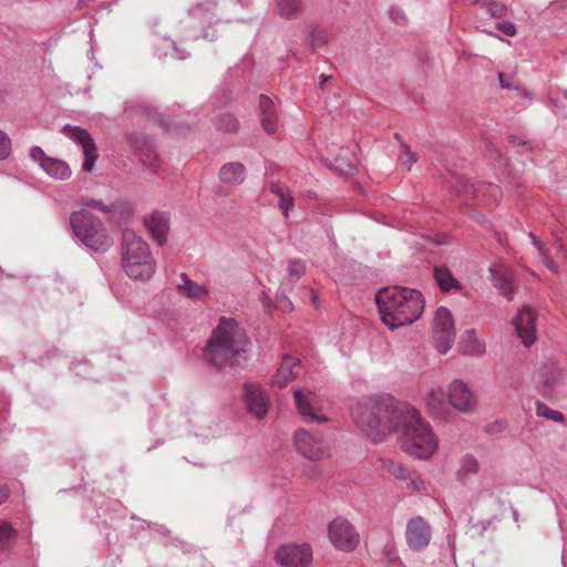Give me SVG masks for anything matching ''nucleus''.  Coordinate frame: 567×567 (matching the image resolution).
I'll list each match as a JSON object with an SVG mask.
<instances>
[{
	"instance_id": "nucleus-37",
	"label": "nucleus",
	"mask_w": 567,
	"mask_h": 567,
	"mask_svg": "<svg viewBox=\"0 0 567 567\" xmlns=\"http://www.w3.org/2000/svg\"><path fill=\"white\" fill-rule=\"evenodd\" d=\"M309 40L312 47H322L329 42V37L326 30L313 29L309 33Z\"/></svg>"
},
{
	"instance_id": "nucleus-9",
	"label": "nucleus",
	"mask_w": 567,
	"mask_h": 567,
	"mask_svg": "<svg viewBox=\"0 0 567 567\" xmlns=\"http://www.w3.org/2000/svg\"><path fill=\"white\" fill-rule=\"evenodd\" d=\"M61 132L68 138L74 141L78 145L81 146L84 156L82 169L84 172H91L99 157V153L94 140L90 133L83 127L73 126L70 124L64 125Z\"/></svg>"
},
{
	"instance_id": "nucleus-32",
	"label": "nucleus",
	"mask_w": 567,
	"mask_h": 567,
	"mask_svg": "<svg viewBox=\"0 0 567 567\" xmlns=\"http://www.w3.org/2000/svg\"><path fill=\"white\" fill-rule=\"evenodd\" d=\"M475 3L486 9L493 18H502L507 12V6L498 0H476Z\"/></svg>"
},
{
	"instance_id": "nucleus-7",
	"label": "nucleus",
	"mask_w": 567,
	"mask_h": 567,
	"mask_svg": "<svg viewBox=\"0 0 567 567\" xmlns=\"http://www.w3.org/2000/svg\"><path fill=\"white\" fill-rule=\"evenodd\" d=\"M433 339L436 350L442 354H445L454 343V320L446 307L442 306L436 309L433 320Z\"/></svg>"
},
{
	"instance_id": "nucleus-49",
	"label": "nucleus",
	"mask_w": 567,
	"mask_h": 567,
	"mask_svg": "<svg viewBox=\"0 0 567 567\" xmlns=\"http://www.w3.org/2000/svg\"><path fill=\"white\" fill-rule=\"evenodd\" d=\"M498 79H499V83H501V86L504 87V89H509V84L506 83V80H505V74L504 73H498Z\"/></svg>"
},
{
	"instance_id": "nucleus-29",
	"label": "nucleus",
	"mask_w": 567,
	"mask_h": 567,
	"mask_svg": "<svg viewBox=\"0 0 567 567\" xmlns=\"http://www.w3.org/2000/svg\"><path fill=\"white\" fill-rule=\"evenodd\" d=\"M462 351L467 354H482L483 346L476 338L474 330H466L461 340Z\"/></svg>"
},
{
	"instance_id": "nucleus-27",
	"label": "nucleus",
	"mask_w": 567,
	"mask_h": 567,
	"mask_svg": "<svg viewBox=\"0 0 567 567\" xmlns=\"http://www.w3.org/2000/svg\"><path fill=\"white\" fill-rule=\"evenodd\" d=\"M181 282L177 285V289L181 293L188 298L199 299L206 295V290L203 286H199L195 281L190 280L186 274L179 275Z\"/></svg>"
},
{
	"instance_id": "nucleus-19",
	"label": "nucleus",
	"mask_w": 567,
	"mask_h": 567,
	"mask_svg": "<svg viewBox=\"0 0 567 567\" xmlns=\"http://www.w3.org/2000/svg\"><path fill=\"white\" fill-rule=\"evenodd\" d=\"M260 123L267 134H274L278 130V115L274 101L261 94L259 96Z\"/></svg>"
},
{
	"instance_id": "nucleus-33",
	"label": "nucleus",
	"mask_w": 567,
	"mask_h": 567,
	"mask_svg": "<svg viewBox=\"0 0 567 567\" xmlns=\"http://www.w3.org/2000/svg\"><path fill=\"white\" fill-rule=\"evenodd\" d=\"M16 530L12 528L11 524L7 522L0 523V551L10 548Z\"/></svg>"
},
{
	"instance_id": "nucleus-17",
	"label": "nucleus",
	"mask_w": 567,
	"mask_h": 567,
	"mask_svg": "<svg viewBox=\"0 0 567 567\" xmlns=\"http://www.w3.org/2000/svg\"><path fill=\"white\" fill-rule=\"evenodd\" d=\"M311 393L303 394L300 389L293 390V398L297 405V410L299 414L302 416V420L307 423H323L327 422L328 419L318 413V410L312 405L311 400L309 398Z\"/></svg>"
},
{
	"instance_id": "nucleus-52",
	"label": "nucleus",
	"mask_w": 567,
	"mask_h": 567,
	"mask_svg": "<svg viewBox=\"0 0 567 567\" xmlns=\"http://www.w3.org/2000/svg\"><path fill=\"white\" fill-rule=\"evenodd\" d=\"M237 3H239L241 7H248L250 0H236Z\"/></svg>"
},
{
	"instance_id": "nucleus-2",
	"label": "nucleus",
	"mask_w": 567,
	"mask_h": 567,
	"mask_svg": "<svg viewBox=\"0 0 567 567\" xmlns=\"http://www.w3.org/2000/svg\"><path fill=\"white\" fill-rule=\"evenodd\" d=\"M249 339L234 318L220 317L207 340L203 355L208 365L223 370L246 360Z\"/></svg>"
},
{
	"instance_id": "nucleus-50",
	"label": "nucleus",
	"mask_w": 567,
	"mask_h": 567,
	"mask_svg": "<svg viewBox=\"0 0 567 567\" xmlns=\"http://www.w3.org/2000/svg\"><path fill=\"white\" fill-rule=\"evenodd\" d=\"M456 181H457V184H460V188H457L455 192L461 193L462 188L465 187L466 183H465L464 178H462V177H456Z\"/></svg>"
},
{
	"instance_id": "nucleus-46",
	"label": "nucleus",
	"mask_w": 567,
	"mask_h": 567,
	"mask_svg": "<svg viewBox=\"0 0 567 567\" xmlns=\"http://www.w3.org/2000/svg\"><path fill=\"white\" fill-rule=\"evenodd\" d=\"M307 475L311 478V480H315L317 478L319 475H320V470L318 466H311L308 471H307Z\"/></svg>"
},
{
	"instance_id": "nucleus-38",
	"label": "nucleus",
	"mask_w": 567,
	"mask_h": 567,
	"mask_svg": "<svg viewBox=\"0 0 567 567\" xmlns=\"http://www.w3.org/2000/svg\"><path fill=\"white\" fill-rule=\"evenodd\" d=\"M290 288H291V285L288 286V289H290ZM286 291H287V288H285L284 285H281L276 293V299L284 311H291L293 307H292L291 301L287 298Z\"/></svg>"
},
{
	"instance_id": "nucleus-16",
	"label": "nucleus",
	"mask_w": 567,
	"mask_h": 567,
	"mask_svg": "<svg viewBox=\"0 0 567 567\" xmlns=\"http://www.w3.org/2000/svg\"><path fill=\"white\" fill-rule=\"evenodd\" d=\"M489 278L498 291L507 299L512 300L515 296L513 287V277L509 270L503 265H493L489 268Z\"/></svg>"
},
{
	"instance_id": "nucleus-54",
	"label": "nucleus",
	"mask_w": 567,
	"mask_h": 567,
	"mask_svg": "<svg viewBox=\"0 0 567 567\" xmlns=\"http://www.w3.org/2000/svg\"><path fill=\"white\" fill-rule=\"evenodd\" d=\"M509 141H511L512 143H516V142H518V138H517V137H515V136H509Z\"/></svg>"
},
{
	"instance_id": "nucleus-35",
	"label": "nucleus",
	"mask_w": 567,
	"mask_h": 567,
	"mask_svg": "<svg viewBox=\"0 0 567 567\" xmlns=\"http://www.w3.org/2000/svg\"><path fill=\"white\" fill-rule=\"evenodd\" d=\"M395 140H398L401 144L402 152L400 154V161L401 163L408 167V169L411 168L412 164L416 162L415 154L410 151V147L401 140V136L399 133L394 134Z\"/></svg>"
},
{
	"instance_id": "nucleus-57",
	"label": "nucleus",
	"mask_w": 567,
	"mask_h": 567,
	"mask_svg": "<svg viewBox=\"0 0 567 567\" xmlns=\"http://www.w3.org/2000/svg\"><path fill=\"white\" fill-rule=\"evenodd\" d=\"M565 99L567 100V91L564 93Z\"/></svg>"
},
{
	"instance_id": "nucleus-20",
	"label": "nucleus",
	"mask_w": 567,
	"mask_h": 567,
	"mask_svg": "<svg viewBox=\"0 0 567 567\" xmlns=\"http://www.w3.org/2000/svg\"><path fill=\"white\" fill-rule=\"evenodd\" d=\"M246 167L238 162L224 164L219 169V178L225 184L240 185L246 178Z\"/></svg>"
},
{
	"instance_id": "nucleus-10",
	"label": "nucleus",
	"mask_w": 567,
	"mask_h": 567,
	"mask_svg": "<svg viewBox=\"0 0 567 567\" xmlns=\"http://www.w3.org/2000/svg\"><path fill=\"white\" fill-rule=\"evenodd\" d=\"M297 451L305 457L317 461L329 456V449L321 435L300 429L295 433Z\"/></svg>"
},
{
	"instance_id": "nucleus-15",
	"label": "nucleus",
	"mask_w": 567,
	"mask_h": 567,
	"mask_svg": "<svg viewBox=\"0 0 567 567\" xmlns=\"http://www.w3.org/2000/svg\"><path fill=\"white\" fill-rule=\"evenodd\" d=\"M535 322L536 313L528 306L523 307L514 319L517 337L527 348L535 341Z\"/></svg>"
},
{
	"instance_id": "nucleus-3",
	"label": "nucleus",
	"mask_w": 567,
	"mask_h": 567,
	"mask_svg": "<svg viewBox=\"0 0 567 567\" xmlns=\"http://www.w3.org/2000/svg\"><path fill=\"white\" fill-rule=\"evenodd\" d=\"M375 301L382 322L391 330L417 320L425 305L419 290L402 286L382 288L378 291Z\"/></svg>"
},
{
	"instance_id": "nucleus-6",
	"label": "nucleus",
	"mask_w": 567,
	"mask_h": 567,
	"mask_svg": "<svg viewBox=\"0 0 567 567\" xmlns=\"http://www.w3.org/2000/svg\"><path fill=\"white\" fill-rule=\"evenodd\" d=\"M124 114L127 117H141L152 122L166 132L178 134L175 126L171 124V117L163 116L155 106L143 99L128 100L124 103Z\"/></svg>"
},
{
	"instance_id": "nucleus-48",
	"label": "nucleus",
	"mask_w": 567,
	"mask_h": 567,
	"mask_svg": "<svg viewBox=\"0 0 567 567\" xmlns=\"http://www.w3.org/2000/svg\"><path fill=\"white\" fill-rule=\"evenodd\" d=\"M529 237L532 238L533 240V244L540 250L543 251V246L540 244V241L537 239V237L533 234V233H529Z\"/></svg>"
},
{
	"instance_id": "nucleus-36",
	"label": "nucleus",
	"mask_w": 567,
	"mask_h": 567,
	"mask_svg": "<svg viewBox=\"0 0 567 567\" xmlns=\"http://www.w3.org/2000/svg\"><path fill=\"white\" fill-rule=\"evenodd\" d=\"M289 277L293 280L300 279L306 272L305 262L300 259H290L287 268Z\"/></svg>"
},
{
	"instance_id": "nucleus-23",
	"label": "nucleus",
	"mask_w": 567,
	"mask_h": 567,
	"mask_svg": "<svg viewBox=\"0 0 567 567\" xmlns=\"http://www.w3.org/2000/svg\"><path fill=\"white\" fill-rule=\"evenodd\" d=\"M270 193L278 198V207L281 209L284 216L288 218L289 212L295 206V198L289 188L281 183L272 182L269 186Z\"/></svg>"
},
{
	"instance_id": "nucleus-30",
	"label": "nucleus",
	"mask_w": 567,
	"mask_h": 567,
	"mask_svg": "<svg viewBox=\"0 0 567 567\" xmlns=\"http://www.w3.org/2000/svg\"><path fill=\"white\" fill-rule=\"evenodd\" d=\"M426 405L430 413L436 417H442L446 408L444 402V392L441 390L431 391L426 396Z\"/></svg>"
},
{
	"instance_id": "nucleus-8",
	"label": "nucleus",
	"mask_w": 567,
	"mask_h": 567,
	"mask_svg": "<svg viewBox=\"0 0 567 567\" xmlns=\"http://www.w3.org/2000/svg\"><path fill=\"white\" fill-rule=\"evenodd\" d=\"M330 542L337 549L351 551L359 544V534L353 525L343 517L334 518L328 527Z\"/></svg>"
},
{
	"instance_id": "nucleus-5",
	"label": "nucleus",
	"mask_w": 567,
	"mask_h": 567,
	"mask_svg": "<svg viewBox=\"0 0 567 567\" xmlns=\"http://www.w3.org/2000/svg\"><path fill=\"white\" fill-rule=\"evenodd\" d=\"M70 226L73 235L95 252H106L113 245L104 224L86 209L73 212L70 215Z\"/></svg>"
},
{
	"instance_id": "nucleus-34",
	"label": "nucleus",
	"mask_w": 567,
	"mask_h": 567,
	"mask_svg": "<svg viewBox=\"0 0 567 567\" xmlns=\"http://www.w3.org/2000/svg\"><path fill=\"white\" fill-rule=\"evenodd\" d=\"M536 413L546 420L563 422L564 414L559 411L553 410L543 402H536Z\"/></svg>"
},
{
	"instance_id": "nucleus-25",
	"label": "nucleus",
	"mask_w": 567,
	"mask_h": 567,
	"mask_svg": "<svg viewBox=\"0 0 567 567\" xmlns=\"http://www.w3.org/2000/svg\"><path fill=\"white\" fill-rule=\"evenodd\" d=\"M42 169L56 179H66L71 176V169L64 161L50 156L48 159H44Z\"/></svg>"
},
{
	"instance_id": "nucleus-53",
	"label": "nucleus",
	"mask_w": 567,
	"mask_h": 567,
	"mask_svg": "<svg viewBox=\"0 0 567 567\" xmlns=\"http://www.w3.org/2000/svg\"><path fill=\"white\" fill-rule=\"evenodd\" d=\"M205 39H209L210 41H213L216 37L215 34L212 35V38H209V34L208 32H205L204 35H203Z\"/></svg>"
},
{
	"instance_id": "nucleus-13",
	"label": "nucleus",
	"mask_w": 567,
	"mask_h": 567,
	"mask_svg": "<svg viewBox=\"0 0 567 567\" xmlns=\"http://www.w3.org/2000/svg\"><path fill=\"white\" fill-rule=\"evenodd\" d=\"M447 398L450 404L463 413L472 412L476 406V399L472 390L462 380H454L450 383Z\"/></svg>"
},
{
	"instance_id": "nucleus-56",
	"label": "nucleus",
	"mask_w": 567,
	"mask_h": 567,
	"mask_svg": "<svg viewBox=\"0 0 567 567\" xmlns=\"http://www.w3.org/2000/svg\"><path fill=\"white\" fill-rule=\"evenodd\" d=\"M311 296H312L313 300L317 298V296H316L313 290H311Z\"/></svg>"
},
{
	"instance_id": "nucleus-14",
	"label": "nucleus",
	"mask_w": 567,
	"mask_h": 567,
	"mask_svg": "<svg viewBox=\"0 0 567 567\" xmlns=\"http://www.w3.org/2000/svg\"><path fill=\"white\" fill-rule=\"evenodd\" d=\"M244 400L247 411L256 419L266 416L269 410V400L264 390L254 383H245Z\"/></svg>"
},
{
	"instance_id": "nucleus-1",
	"label": "nucleus",
	"mask_w": 567,
	"mask_h": 567,
	"mask_svg": "<svg viewBox=\"0 0 567 567\" xmlns=\"http://www.w3.org/2000/svg\"><path fill=\"white\" fill-rule=\"evenodd\" d=\"M351 415L357 426L374 443L401 431L400 446L414 458H429L437 449L430 424L415 409L399 406L390 394L362 399L352 408Z\"/></svg>"
},
{
	"instance_id": "nucleus-12",
	"label": "nucleus",
	"mask_w": 567,
	"mask_h": 567,
	"mask_svg": "<svg viewBox=\"0 0 567 567\" xmlns=\"http://www.w3.org/2000/svg\"><path fill=\"white\" fill-rule=\"evenodd\" d=\"M432 538L430 524L421 516L409 519L405 529V540L410 549L421 551L425 549Z\"/></svg>"
},
{
	"instance_id": "nucleus-44",
	"label": "nucleus",
	"mask_w": 567,
	"mask_h": 567,
	"mask_svg": "<svg viewBox=\"0 0 567 567\" xmlns=\"http://www.w3.org/2000/svg\"><path fill=\"white\" fill-rule=\"evenodd\" d=\"M409 480H410V485L413 487V489L420 492L425 488V484L420 476L411 473V477Z\"/></svg>"
},
{
	"instance_id": "nucleus-11",
	"label": "nucleus",
	"mask_w": 567,
	"mask_h": 567,
	"mask_svg": "<svg viewBox=\"0 0 567 567\" xmlns=\"http://www.w3.org/2000/svg\"><path fill=\"white\" fill-rule=\"evenodd\" d=\"M282 567H308L312 561V549L308 544L280 546L275 555Z\"/></svg>"
},
{
	"instance_id": "nucleus-40",
	"label": "nucleus",
	"mask_w": 567,
	"mask_h": 567,
	"mask_svg": "<svg viewBox=\"0 0 567 567\" xmlns=\"http://www.w3.org/2000/svg\"><path fill=\"white\" fill-rule=\"evenodd\" d=\"M81 203L84 206L95 208L104 214H107L111 212V207L105 205L102 200H99V199L85 197V198H81Z\"/></svg>"
},
{
	"instance_id": "nucleus-45",
	"label": "nucleus",
	"mask_w": 567,
	"mask_h": 567,
	"mask_svg": "<svg viewBox=\"0 0 567 567\" xmlns=\"http://www.w3.org/2000/svg\"><path fill=\"white\" fill-rule=\"evenodd\" d=\"M9 498V489L6 485H0V505L6 503Z\"/></svg>"
},
{
	"instance_id": "nucleus-28",
	"label": "nucleus",
	"mask_w": 567,
	"mask_h": 567,
	"mask_svg": "<svg viewBox=\"0 0 567 567\" xmlns=\"http://www.w3.org/2000/svg\"><path fill=\"white\" fill-rule=\"evenodd\" d=\"M214 125L217 131L235 134L238 132L240 124L238 118L230 113H221L214 118Z\"/></svg>"
},
{
	"instance_id": "nucleus-43",
	"label": "nucleus",
	"mask_w": 567,
	"mask_h": 567,
	"mask_svg": "<svg viewBox=\"0 0 567 567\" xmlns=\"http://www.w3.org/2000/svg\"><path fill=\"white\" fill-rule=\"evenodd\" d=\"M30 157L40 164L42 167V164L44 163V159H48L49 156L45 155L44 151L40 146H32L30 150Z\"/></svg>"
},
{
	"instance_id": "nucleus-39",
	"label": "nucleus",
	"mask_w": 567,
	"mask_h": 567,
	"mask_svg": "<svg viewBox=\"0 0 567 567\" xmlns=\"http://www.w3.org/2000/svg\"><path fill=\"white\" fill-rule=\"evenodd\" d=\"M389 16H390V19L399 25H404L408 22V18H406L405 13L399 7H395V6L390 7Z\"/></svg>"
},
{
	"instance_id": "nucleus-41",
	"label": "nucleus",
	"mask_w": 567,
	"mask_h": 567,
	"mask_svg": "<svg viewBox=\"0 0 567 567\" xmlns=\"http://www.w3.org/2000/svg\"><path fill=\"white\" fill-rule=\"evenodd\" d=\"M11 141L9 136L0 130V159H4L10 154Z\"/></svg>"
},
{
	"instance_id": "nucleus-47",
	"label": "nucleus",
	"mask_w": 567,
	"mask_h": 567,
	"mask_svg": "<svg viewBox=\"0 0 567 567\" xmlns=\"http://www.w3.org/2000/svg\"><path fill=\"white\" fill-rule=\"evenodd\" d=\"M319 79H320L319 89L323 91L326 82L328 80H330L331 76L330 75H326V74H320Z\"/></svg>"
},
{
	"instance_id": "nucleus-24",
	"label": "nucleus",
	"mask_w": 567,
	"mask_h": 567,
	"mask_svg": "<svg viewBox=\"0 0 567 567\" xmlns=\"http://www.w3.org/2000/svg\"><path fill=\"white\" fill-rule=\"evenodd\" d=\"M434 278L441 291L447 292L451 289L461 290L462 285L454 278L451 270L444 266H436L434 268Z\"/></svg>"
},
{
	"instance_id": "nucleus-21",
	"label": "nucleus",
	"mask_w": 567,
	"mask_h": 567,
	"mask_svg": "<svg viewBox=\"0 0 567 567\" xmlns=\"http://www.w3.org/2000/svg\"><path fill=\"white\" fill-rule=\"evenodd\" d=\"M298 364V360L291 357H285L276 374L272 377V384L278 386L279 389L285 388L296 377L293 368Z\"/></svg>"
},
{
	"instance_id": "nucleus-55",
	"label": "nucleus",
	"mask_w": 567,
	"mask_h": 567,
	"mask_svg": "<svg viewBox=\"0 0 567 567\" xmlns=\"http://www.w3.org/2000/svg\"><path fill=\"white\" fill-rule=\"evenodd\" d=\"M381 55H382L381 50H380V49H377V55H375V58L378 59V58H379V56H381Z\"/></svg>"
},
{
	"instance_id": "nucleus-22",
	"label": "nucleus",
	"mask_w": 567,
	"mask_h": 567,
	"mask_svg": "<svg viewBox=\"0 0 567 567\" xmlns=\"http://www.w3.org/2000/svg\"><path fill=\"white\" fill-rule=\"evenodd\" d=\"M275 12L282 19L296 20L303 10L302 0H274Z\"/></svg>"
},
{
	"instance_id": "nucleus-4",
	"label": "nucleus",
	"mask_w": 567,
	"mask_h": 567,
	"mask_svg": "<svg viewBox=\"0 0 567 567\" xmlns=\"http://www.w3.org/2000/svg\"><path fill=\"white\" fill-rule=\"evenodd\" d=\"M121 265L131 279L141 281L150 280L156 270L148 244L128 228L122 231Z\"/></svg>"
},
{
	"instance_id": "nucleus-26",
	"label": "nucleus",
	"mask_w": 567,
	"mask_h": 567,
	"mask_svg": "<svg viewBox=\"0 0 567 567\" xmlns=\"http://www.w3.org/2000/svg\"><path fill=\"white\" fill-rule=\"evenodd\" d=\"M480 463L471 454H466L461 458L460 468L456 472L457 480L465 484L467 483L474 475L478 473Z\"/></svg>"
},
{
	"instance_id": "nucleus-42",
	"label": "nucleus",
	"mask_w": 567,
	"mask_h": 567,
	"mask_svg": "<svg viewBox=\"0 0 567 567\" xmlns=\"http://www.w3.org/2000/svg\"><path fill=\"white\" fill-rule=\"evenodd\" d=\"M496 28L498 31H501L507 37H514L517 33L515 24L509 21H501L496 24Z\"/></svg>"
},
{
	"instance_id": "nucleus-18",
	"label": "nucleus",
	"mask_w": 567,
	"mask_h": 567,
	"mask_svg": "<svg viewBox=\"0 0 567 567\" xmlns=\"http://www.w3.org/2000/svg\"><path fill=\"white\" fill-rule=\"evenodd\" d=\"M168 221L169 219L166 214L159 212H155L144 218L145 227L158 245H164L166 243L169 227Z\"/></svg>"
},
{
	"instance_id": "nucleus-51",
	"label": "nucleus",
	"mask_w": 567,
	"mask_h": 567,
	"mask_svg": "<svg viewBox=\"0 0 567 567\" xmlns=\"http://www.w3.org/2000/svg\"><path fill=\"white\" fill-rule=\"evenodd\" d=\"M546 266H547L551 271H556V270H557L556 265H555V264H554V261H551V260H548V261L546 262Z\"/></svg>"
},
{
	"instance_id": "nucleus-31",
	"label": "nucleus",
	"mask_w": 567,
	"mask_h": 567,
	"mask_svg": "<svg viewBox=\"0 0 567 567\" xmlns=\"http://www.w3.org/2000/svg\"><path fill=\"white\" fill-rule=\"evenodd\" d=\"M382 468L394 477L406 481L411 477V472L401 463L391 458H381Z\"/></svg>"
}]
</instances>
